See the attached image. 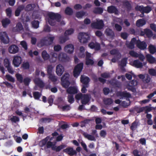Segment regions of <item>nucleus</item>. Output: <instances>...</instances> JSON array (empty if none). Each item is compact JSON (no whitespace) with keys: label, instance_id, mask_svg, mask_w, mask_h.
I'll return each mask as SVG.
<instances>
[{"label":"nucleus","instance_id":"nucleus-25","mask_svg":"<svg viewBox=\"0 0 156 156\" xmlns=\"http://www.w3.org/2000/svg\"><path fill=\"white\" fill-rule=\"evenodd\" d=\"M92 78L94 83L97 82L98 80L101 83L104 84L105 83L106 81L105 79L102 78L100 77L98 78L96 75H94L92 76Z\"/></svg>","mask_w":156,"mask_h":156},{"label":"nucleus","instance_id":"nucleus-39","mask_svg":"<svg viewBox=\"0 0 156 156\" xmlns=\"http://www.w3.org/2000/svg\"><path fill=\"white\" fill-rule=\"evenodd\" d=\"M65 12L66 14L69 16L72 15L73 13V9L69 7H67L66 8Z\"/></svg>","mask_w":156,"mask_h":156},{"label":"nucleus","instance_id":"nucleus-4","mask_svg":"<svg viewBox=\"0 0 156 156\" xmlns=\"http://www.w3.org/2000/svg\"><path fill=\"white\" fill-rule=\"evenodd\" d=\"M54 39V37H44L41 40L40 43L41 45H40V46H43L50 45L53 43Z\"/></svg>","mask_w":156,"mask_h":156},{"label":"nucleus","instance_id":"nucleus-34","mask_svg":"<svg viewBox=\"0 0 156 156\" xmlns=\"http://www.w3.org/2000/svg\"><path fill=\"white\" fill-rule=\"evenodd\" d=\"M146 23L145 21L143 19L138 20L136 22V25L138 27H142Z\"/></svg>","mask_w":156,"mask_h":156},{"label":"nucleus","instance_id":"nucleus-21","mask_svg":"<svg viewBox=\"0 0 156 156\" xmlns=\"http://www.w3.org/2000/svg\"><path fill=\"white\" fill-rule=\"evenodd\" d=\"M137 40L135 38H132L130 42L126 43V45L127 47L130 49H133L135 47V44H136Z\"/></svg>","mask_w":156,"mask_h":156},{"label":"nucleus","instance_id":"nucleus-8","mask_svg":"<svg viewBox=\"0 0 156 156\" xmlns=\"http://www.w3.org/2000/svg\"><path fill=\"white\" fill-rule=\"evenodd\" d=\"M63 152L68 154L71 156H73L74 155H76L77 152L73 148L70 147H68L63 150Z\"/></svg>","mask_w":156,"mask_h":156},{"label":"nucleus","instance_id":"nucleus-1","mask_svg":"<svg viewBox=\"0 0 156 156\" xmlns=\"http://www.w3.org/2000/svg\"><path fill=\"white\" fill-rule=\"evenodd\" d=\"M47 15L48 17V22L51 26L58 27L60 25H64L65 24L64 21H61L62 16L59 14L50 12L47 13Z\"/></svg>","mask_w":156,"mask_h":156},{"label":"nucleus","instance_id":"nucleus-29","mask_svg":"<svg viewBox=\"0 0 156 156\" xmlns=\"http://www.w3.org/2000/svg\"><path fill=\"white\" fill-rule=\"evenodd\" d=\"M51 56H50L49 60L51 63L55 62L57 59L58 55L56 53H53L51 54Z\"/></svg>","mask_w":156,"mask_h":156},{"label":"nucleus","instance_id":"nucleus-20","mask_svg":"<svg viewBox=\"0 0 156 156\" xmlns=\"http://www.w3.org/2000/svg\"><path fill=\"white\" fill-rule=\"evenodd\" d=\"M80 80L83 85L89 86V83L90 81V79L89 77L82 75L80 78Z\"/></svg>","mask_w":156,"mask_h":156},{"label":"nucleus","instance_id":"nucleus-23","mask_svg":"<svg viewBox=\"0 0 156 156\" xmlns=\"http://www.w3.org/2000/svg\"><path fill=\"white\" fill-rule=\"evenodd\" d=\"M18 51V47L15 44L11 45L9 48V51L10 53L15 54L17 53Z\"/></svg>","mask_w":156,"mask_h":156},{"label":"nucleus","instance_id":"nucleus-37","mask_svg":"<svg viewBox=\"0 0 156 156\" xmlns=\"http://www.w3.org/2000/svg\"><path fill=\"white\" fill-rule=\"evenodd\" d=\"M86 12L83 11L76 12V16L78 18H82L85 15Z\"/></svg>","mask_w":156,"mask_h":156},{"label":"nucleus","instance_id":"nucleus-17","mask_svg":"<svg viewBox=\"0 0 156 156\" xmlns=\"http://www.w3.org/2000/svg\"><path fill=\"white\" fill-rule=\"evenodd\" d=\"M64 71V67L61 64L58 65L56 68V72L57 74L59 76H61Z\"/></svg>","mask_w":156,"mask_h":156},{"label":"nucleus","instance_id":"nucleus-41","mask_svg":"<svg viewBox=\"0 0 156 156\" xmlns=\"http://www.w3.org/2000/svg\"><path fill=\"white\" fill-rule=\"evenodd\" d=\"M16 77L17 80L20 83H23V76L21 74L17 73L16 74Z\"/></svg>","mask_w":156,"mask_h":156},{"label":"nucleus","instance_id":"nucleus-31","mask_svg":"<svg viewBox=\"0 0 156 156\" xmlns=\"http://www.w3.org/2000/svg\"><path fill=\"white\" fill-rule=\"evenodd\" d=\"M66 146L65 145H61L58 146H56L55 145V147H53L52 148V150L53 151H55L56 152H59L62 149L66 147Z\"/></svg>","mask_w":156,"mask_h":156},{"label":"nucleus","instance_id":"nucleus-64","mask_svg":"<svg viewBox=\"0 0 156 156\" xmlns=\"http://www.w3.org/2000/svg\"><path fill=\"white\" fill-rule=\"evenodd\" d=\"M149 74L152 76H156V71L153 69H151L148 71Z\"/></svg>","mask_w":156,"mask_h":156},{"label":"nucleus","instance_id":"nucleus-9","mask_svg":"<svg viewBox=\"0 0 156 156\" xmlns=\"http://www.w3.org/2000/svg\"><path fill=\"white\" fill-rule=\"evenodd\" d=\"M137 9L142 13H148L151 10V8L148 6L144 7L143 5H140L137 7Z\"/></svg>","mask_w":156,"mask_h":156},{"label":"nucleus","instance_id":"nucleus-50","mask_svg":"<svg viewBox=\"0 0 156 156\" xmlns=\"http://www.w3.org/2000/svg\"><path fill=\"white\" fill-rule=\"evenodd\" d=\"M53 67L51 65H49L47 67V72L48 75L52 74Z\"/></svg>","mask_w":156,"mask_h":156},{"label":"nucleus","instance_id":"nucleus-40","mask_svg":"<svg viewBox=\"0 0 156 156\" xmlns=\"http://www.w3.org/2000/svg\"><path fill=\"white\" fill-rule=\"evenodd\" d=\"M69 39L67 36L65 35L64 36H60L59 38V40L60 43L63 44L69 40Z\"/></svg>","mask_w":156,"mask_h":156},{"label":"nucleus","instance_id":"nucleus-62","mask_svg":"<svg viewBox=\"0 0 156 156\" xmlns=\"http://www.w3.org/2000/svg\"><path fill=\"white\" fill-rule=\"evenodd\" d=\"M94 62L93 60L91 59H86V64L87 65H92L94 64Z\"/></svg>","mask_w":156,"mask_h":156},{"label":"nucleus","instance_id":"nucleus-12","mask_svg":"<svg viewBox=\"0 0 156 156\" xmlns=\"http://www.w3.org/2000/svg\"><path fill=\"white\" fill-rule=\"evenodd\" d=\"M105 33L107 37L111 39H113L115 37L114 31L110 28L106 29L105 31Z\"/></svg>","mask_w":156,"mask_h":156},{"label":"nucleus","instance_id":"nucleus-55","mask_svg":"<svg viewBox=\"0 0 156 156\" xmlns=\"http://www.w3.org/2000/svg\"><path fill=\"white\" fill-rule=\"evenodd\" d=\"M10 120L12 122L16 123L20 121L19 118L15 116H13L10 118Z\"/></svg>","mask_w":156,"mask_h":156},{"label":"nucleus","instance_id":"nucleus-6","mask_svg":"<svg viewBox=\"0 0 156 156\" xmlns=\"http://www.w3.org/2000/svg\"><path fill=\"white\" fill-rule=\"evenodd\" d=\"M91 26L93 28L100 30L103 28L104 26V24L103 21L102 20H101L92 23Z\"/></svg>","mask_w":156,"mask_h":156},{"label":"nucleus","instance_id":"nucleus-38","mask_svg":"<svg viewBox=\"0 0 156 156\" xmlns=\"http://www.w3.org/2000/svg\"><path fill=\"white\" fill-rule=\"evenodd\" d=\"M147 60L151 63H152L154 62L155 61V58L153 57L151 55L148 54L146 56Z\"/></svg>","mask_w":156,"mask_h":156},{"label":"nucleus","instance_id":"nucleus-57","mask_svg":"<svg viewBox=\"0 0 156 156\" xmlns=\"http://www.w3.org/2000/svg\"><path fill=\"white\" fill-rule=\"evenodd\" d=\"M55 144H53V143L51 141H48L46 146L47 148H51L52 149V148L53 147H55Z\"/></svg>","mask_w":156,"mask_h":156},{"label":"nucleus","instance_id":"nucleus-59","mask_svg":"<svg viewBox=\"0 0 156 156\" xmlns=\"http://www.w3.org/2000/svg\"><path fill=\"white\" fill-rule=\"evenodd\" d=\"M68 101L70 104L73 103L74 100L73 95H68Z\"/></svg>","mask_w":156,"mask_h":156},{"label":"nucleus","instance_id":"nucleus-11","mask_svg":"<svg viewBox=\"0 0 156 156\" xmlns=\"http://www.w3.org/2000/svg\"><path fill=\"white\" fill-rule=\"evenodd\" d=\"M22 59L21 57L18 56H14L13 60V64L14 66L19 67L22 62Z\"/></svg>","mask_w":156,"mask_h":156},{"label":"nucleus","instance_id":"nucleus-51","mask_svg":"<svg viewBox=\"0 0 156 156\" xmlns=\"http://www.w3.org/2000/svg\"><path fill=\"white\" fill-rule=\"evenodd\" d=\"M30 66V64L28 62H24L22 65V67L25 70L29 69Z\"/></svg>","mask_w":156,"mask_h":156},{"label":"nucleus","instance_id":"nucleus-32","mask_svg":"<svg viewBox=\"0 0 156 156\" xmlns=\"http://www.w3.org/2000/svg\"><path fill=\"white\" fill-rule=\"evenodd\" d=\"M133 64V66L137 68H142L143 66L142 63L138 60H134Z\"/></svg>","mask_w":156,"mask_h":156},{"label":"nucleus","instance_id":"nucleus-30","mask_svg":"<svg viewBox=\"0 0 156 156\" xmlns=\"http://www.w3.org/2000/svg\"><path fill=\"white\" fill-rule=\"evenodd\" d=\"M41 56L44 61H46L50 58V55L47 51L44 50L41 53Z\"/></svg>","mask_w":156,"mask_h":156},{"label":"nucleus","instance_id":"nucleus-48","mask_svg":"<svg viewBox=\"0 0 156 156\" xmlns=\"http://www.w3.org/2000/svg\"><path fill=\"white\" fill-rule=\"evenodd\" d=\"M5 12L7 16L9 18L11 17L12 10L9 7L6 9L5 10Z\"/></svg>","mask_w":156,"mask_h":156},{"label":"nucleus","instance_id":"nucleus-28","mask_svg":"<svg viewBox=\"0 0 156 156\" xmlns=\"http://www.w3.org/2000/svg\"><path fill=\"white\" fill-rule=\"evenodd\" d=\"M1 22L3 27L6 28L10 23V20L8 18H5L2 20Z\"/></svg>","mask_w":156,"mask_h":156},{"label":"nucleus","instance_id":"nucleus-19","mask_svg":"<svg viewBox=\"0 0 156 156\" xmlns=\"http://www.w3.org/2000/svg\"><path fill=\"white\" fill-rule=\"evenodd\" d=\"M59 60L62 62H65L68 61L69 58L67 56L66 54L64 53H61L58 56Z\"/></svg>","mask_w":156,"mask_h":156},{"label":"nucleus","instance_id":"nucleus-56","mask_svg":"<svg viewBox=\"0 0 156 156\" xmlns=\"http://www.w3.org/2000/svg\"><path fill=\"white\" fill-rule=\"evenodd\" d=\"M149 50L151 54H154L156 52V49L152 45H150L149 46Z\"/></svg>","mask_w":156,"mask_h":156},{"label":"nucleus","instance_id":"nucleus-47","mask_svg":"<svg viewBox=\"0 0 156 156\" xmlns=\"http://www.w3.org/2000/svg\"><path fill=\"white\" fill-rule=\"evenodd\" d=\"M104 102L105 105H110L113 103V100L111 98H107L104 100Z\"/></svg>","mask_w":156,"mask_h":156},{"label":"nucleus","instance_id":"nucleus-42","mask_svg":"<svg viewBox=\"0 0 156 156\" xmlns=\"http://www.w3.org/2000/svg\"><path fill=\"white\" fill-rule=\"evenodd\" d=\"M48 78L52 82H55L57 80V79L54 74H52L48 75Z\"/></svg>","mask_w":156,"mask_h":156},{"label":"nucleus","instance_id":"nucleus-52","mask_svg":"<svg viewBox=\"0 0 156 156\" xmlns=\"http://www.w3.org/2000/svg\"><path fill=\"white\" fill-rule=\"evenodd\" d=\"M123 4L128 9L130 10L131 9V5L128 1L124 2Z\"/></svg>","mask_w":156,"mask_h":156},{"label":"nucleus","instance_id":"nucleus-49","mask_svg":"<svg viewBox=\"0 0 156 156\" xmlns=\"http://www.w3.org/2000/svg\"><path fill=\"white\" fill-rule=\"evenodd\" d=\"M74 30L73 28H70L66 31L64 33V35H70L73 34Z\"/></svg>","mask_w":156,"mask_h":156},{"label":"nucleus","instance_id":"nucleus-58","mask_svg":"<svg viewBox=\"0 0 156 156\" xmlns=\"http://www.w3.org/2000/svg\"><path fill=\"white\" fill-rule=\"evenodd\" d=\"M110 54L111 55H119L120 54L119 51L117 49H114L111 50L110 51Z\"/></svg>","mask_w":156,"mask_h":156},{"label":"nucleus","instance_id":"nucleus-35","mask_svg":"<svg viewBox=\"0 0 156 156\" xmlns=\"http://www.w3.org/2000/svg\"><path fill=\"white\" fill-rule=\"evenodd\" d=\"M138 125V122L135 120L131 124L130 127V129L133 131L136 129Z\"/></svg>","mask_w":156,"mask_h":156},{"label":"nucleus","instance_id":"nucleus-13","mask_svg":"<svg viewBox=\"0 0 156 156\" xmlns=\"http://www.w3.org/2000/svg\"><path fill=\"white\" fill-rule=\"evenodd\" d=\"M136 46L141 50H144L147 48V46L146 42L144 41H141L140 40H137Z\"/></svg>","mask_w":156,"mask_h":156},{"label":"nucleus","instance_id":"nucleus-22","mask_svg":"<svg viewBox=\"0 0 156 156\" xmlns=\"http://www.w3.org/2000/svg\"><path fill=\"white\" fill-rule=\"evenodd\" d=\"M74 46L71 44L67 45L64 48V50L66 52L69 53H72L74 50Z\"/></svg>","mask_w":156,"mask_h":156},{"label":"nucleus","instance_id":"nucleus-63","mask_svg":"<svg viewBox=\"0 0 156 156\" xmlns=\"http://www.w3.org/2000/svg\"><path fill=\"white\" fill-rule=\"evenodd\" d=\"M101 76L102 77L104 78H108L110 77V74L109 73L106 72L104 73L101 74Z\"/></svg>","mask_w":156,"mask_h":156},{"label":"nucleus","instance_id":"nucleus-16","mask_svg":"<svg viewBox=\"0 0 156 156\" xmlns=\"http://www.w3.org/2000/svg\"><path fill=\"white\" fill-rule=\"evenodd\" d=\"M66 92L68 94L73 95L77 94L78 92V90L77 87L75 86H70L67 88Z\"/></svg>","mask_w":156,"mask_h":156},{"label":"nucleus","instance_id":"nucleus-5","mask_svg":"<svg viewBox=\"0 0 156 156\" xmlns=\"http://www.w3.org/2000/svg\"><path fill=\"white\" fill-rule=\"evenodd\" d=\"M78 38L80 42L85 44L87 43L90 39V37L89 35L86 33L80 32L78 34Z\"/></svg>","mask_w":156,"mask_h":156},{"label":"nucleus","instance_id":"nucleus-15","mask_svg":"<svg viewBox=\"0 0 156 156\" xmlns=\"http://www.w3.org/2000/svg\"><path fill=\"white\" fill-rule=\"evenodd\" d=\"M82 134L85 138L91 141H95L96 140L95 137L96 138L98 137V134L97 133L94 135L95 137L93 135L88 134L87 133L84 132Z\"/></svg>","mask_w":156,"mask_h":156},{"label":"nucleus","instance_id":"nucleus-3","mask_svg":"<svg viewBox=\"0 0 156 156\" xmlns=\"http://www.w3.org/2000/svg\"><path fill=\"white\" fill-rule=\"evenodd\" d=\"M83 64L81 62L77 64L74 67L73 75L75 77L77 78L80 75L83 68Z\"/></svg>","mask_w":156,"mask_h":156},{"label":"nucleus","instance_id":"nucleus-61","mask_svg":"<svg viewBox=\"0 0 156 156\" xmlns=\"http://www.w3.org/2000/svg\"><path fill=\"white\" fill-rule=\"evenodd\" d=\"M114 27L116 30L117 31L120 32L122 30V27L118 24L115 23V24Z\"/></svg>","mask_w":156,"mask_h":156},{"label":"nucleus","instance_id":"nucleus-7","mask_svg":"<svg viewBox=\"0 0 156 156\" xmlns=\"http://www.w3.org/2000/svg\"><path fill=\"white\" fill-rule=\"evenodd\" d=\"M0 39L5 44H7L9 42V38L5 32L0 33Z\"/></svg>","mask_w":156,"mask_h":156},{"label":"nucleus","instance_id":"nucleus-24","mask_svg":"<svg viewBox=\"0 0 156 156\" xmlns=\"http://www.w3.org/2000/svg\"><path fill=\"white\" fill-rule=\"evenodd\" d=\"M107 11L109 13H114L115 14H117L118 12V10L117 8L114 5H111L108 7Z\"/></svg>","mask_w":156,"mask_h":156},{"label":"nucleus","instance_id":"nucleus-60","mask_svg":"<svg viewBox=\"0 0 156 156\" xmlns=\"http://www.w3.org/2000/svg\"><path fill=\"white\" fill-rule=\"evenodd\" d=\"M144 32L147 36H151L152 35V31L148 29H145L144 30Z\"/></svg>","mask_w":156,"mask_h":156},{"label":"nucleus","instance_id":"nucleus-26","mask_svg":"<svg viewBox=\"0 0 156 156\" xmlns=\"http://www.w3.org/2000/svg\"><path fill=\"white\" fill-rule=\"evenodd\" d=\"M23 29V27L22 24L20 23H18L16 25V27L12 29V31L14 32H19Z\"/></svg>","mask_w":156,"mask_h":156},{"label":"nucleus","instance_id":"nucleus-36","mask_svg":"<svg viewBox=\"0 0 156 156\" xmlns=\"http://www.w3.org/2000/svg\"><path fill=\"white\" fill-rule=\"evenodd\" d=\"M103 12V9L101 7H96L93 11V12L95 14H101Z\"/></svg>","mask_w":156,"mask_h":156},{"label":"nucleus","instance_id":"nucleus-18","mask_svg":"<svg viewBox=\"0 0 156 156\" xmlns=\"http://www.w3.org/2000/svg\"><path fill=\"white\" fill-rule=\"evenodd\" d=\"M117 96H120L122 98H129L131 97V94L127 92L126 91L123 92L119 91L117 93Z\"/></svg>","mask_w":156,"mask_h":156},{"label":"nucleus","instance_id":"nucleus-44","mask_svg":"<svg viewBox=\"0 0 156 156\" xmlns=\"http://www.w3.org/2000/svg\"><path fill=\"white\" fill-rule=\"evenodd\" d=\"M32 27L35 29L39 27V23L38 21L34 20L31 22Z\"/></svg>","mask_w":156,"mask_h":156},{"label":"nucleus","instance_id":"nucleus-53","mask_svg":"<svg viewBox=\"0 0 156 156\" xmlns=\"http://www.w3.org/2000/svg\"><path fill=\"white\" fill-rule=\"evenodd\" d=\"M3 63L5 66L6 68L11 66L10 62L8 58L5 59Z\"/></svg>","mask_w":156,"mask_h":156},{"label":"nucleus","instance_id":"nucleus-27","mask_svg":"<svg viewBox=\"0 0 156 156\" xmlns=\"http://www.w3.org/2000/svg\"><path fill=\"white\" fill-rule=\"evenodd\" d=\"M35 83L40 87H43L44 86L43 81L39 78H36L34 80Z\"/></svg>","mask_w":156,"mask_h":156},{"label":"nucleus","instance_id":"nucleus-54","mask_svg":"<svg viewBox=\"0 0 156 156\" xmlns=\"http://www.w3.org/2000/svg\"><path fill=\"white\" fill-rule=\"evenodd\" d=\"M129 54L132 57L137 58L138 56V54L134 51H130Z\"/></svg>","mask_w":156,"mask_h":156},{"label":"nucleus","instance_id":"nucleus-45","mask_svg":"<svg viewBox=\"0 0 156 156\" xmlns=\"http://www.w3.org/2000/svg\"><path fill=\"white\" fill-rule=\"evenodd\" d=\"M31 81V80L30 78L28 77H27L23 79V83L25 86H28L29 85Z\"/></svg>","mask_w":156,"mask_h":156},{"label":"nucleus","instance_id":"nucleus-43","mask_svg":"<svg viewBox=\"0 0 156 156\" xmlns=\"http://www.w3.org/2000/svg\"><path fill=\"white\" fill-rule=\"evenodd\" d=\"M34 98L36 100H39L41 95V94L38 91H35L33 93Z\"/></svg>","mask_w":156,"mask_h":156},{"label":"nucleus","instance_id":"nucleus-2","mask_svg":"<svg viewBox=\"0 0 156 156\" xmlns=\"http://www.w3.org/2000/svg\"><path fill=\"white\" fill-rule=\"evenodd\" d=\"M69 75L68 73L64 74L61 78L62 85L65 88H68L70 84L69 81Z\"/></svg>","mask_w":156,"mask_h":156},{"label":"nucleus","instance_id":"nucleus-14","mask_svg":"<svg viewBox=\"0 0 156 156\" xmlns=\"http://www.w3.org/2000/svg\"><path fill=\"white\" fill-rule=\"evenodd\" d=\"M91 96L89 94H83L81 101L83 105H86L88 104L90 100Z\"/></svg>","mask_w":156,"mask_h":156},{"label":"nucleus","instance_id":"nucleus-33","mask_svg":"<svg viewBox=\"0 0 156 156\" xmlns=\"http://www.w3.org/2000/svg\"><path fill=\"white\" fill-rule=\"evenodd\" d=\"M50 138V136H47L45 138L41 140L39 142V144L40 146L43 147L46 145L47 143Z\"/></svg>","mask_w":156,"mask_h":156},{"label":"nucleus","instance_id":"nucleus-46","mask_svg":"<svg viewBox=\"0 0 156 156\" xmlns=\"http://www.w3.org/2000/svg\"><path fill=\"white\" fill-rule=\"evenodd\" d=\"M127 58H123L120 62V66L121 67H123L126 66L127 63Z\"/></svg>","mask_w":156,"mask_h":156},{"label":"nucleus","instance_id":"nucleus-10","mask_svg":"<svg viewBox=\"0 0 156 156\" xmlns=\"http://www.w3.org/2000/svg\"><path fill=\"white\" fill-rule=\"evenodd\" d=\"M88 46L91 49H94L95 51H99L101 49V46L100 44L96 42H90L88 44Z\"/></svg>","mask_w":156,"mask_h":156}]
</instances>
